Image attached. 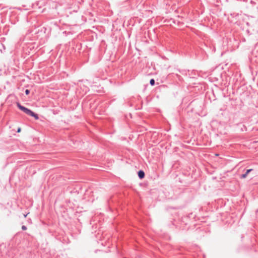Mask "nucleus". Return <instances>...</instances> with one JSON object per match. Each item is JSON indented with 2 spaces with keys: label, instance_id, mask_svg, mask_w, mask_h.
<instances>
[{
  "label": "nucleus",
  "instance_id": "nucleus-1",
  "mask_svg": "<svg viewBox=\"0 0 258 258\" xmlns=\"http://www.w3.org/2000/svg\"><path fill=\"white\" fill-rule=\"evenodd\" d=\"M17 105L18 107L22 111H23L24 112H25L26 114L30 115L31 116L34 117L35 119H38L39 116L37 114L34 113L33 111H32L31 110L29 109L28 108H26L22 105L21 104L18 102L17 103Z\"/></svg>",
  "mask_w": 258,
  "mask_h": 258
},
{
  "label": "nucleus",
  "instance_id": "nucleus-2",
  "mask_svg": "<svg viewBox=\"0 0 258 258\" xmlns=\"http://www.w3.org/2000/svg\"><path fill=\"white\" fill-rule=\"evenodd\" d=\"M252 170H253V169H247V170L246 171V172H245V173L242 174H241V175L240 176V178L241 179L246 178V177H247V176L248 174L249 173H250V172L251 171H252Z\"/></svg>",
  "mask_w": 258,
  "mask_h": 258
},
{
  "label": "nucleus",
  "instance_id": "nucleus-3",
  "mask_svg": "<svg viewBox=\"0 0 258 258\" xmlns=\"http://www.w3.org/2000/svg\"><path fill=\"white\" fill-rule=\"evenodd\" d=\"M138 175L139 178L143 179L145 177V172L144 171L140 170L138 171Z\"/></svg>",
  "mask_w": 258,
  "mask_h": 258
},
{
  "label": "nucleus",
  "instance_id": "nucleus-4",
  "mask_svg": "<svg viewBox=\"0 0 258 258\" xmlns=\"http://www.w3.org/2000/svg\"><path fill=\"white\" fill-rule=\"evenodd\" d=\"M238 126L240 127V130L241 132L246 131L247 128L245 125L244 124H237Z\"/></svg>",
  "mask_w": 258,
  "mask_h": 258
},
{
  "label": "nucleus",
  "instance_id": "nucleus-5",
  "mask_svg": "<svg viewBox=\"0 0 258 258\" xmlns=\"http://www.w3.org/2000/svg\"><path fill=\"white\" fill-rule=\"evenodd\" d=\"M155 80L153 79H152L150 81V84L151 86H154L155 85Z\"/></svg>",
  "mask_w": 258,
  "mask_h": 258
},
{
  "label": "nucleus",
  "instance_id": "nucleus-6",
  "mask_svg": "<svg viewBox=\"0 0 258 258\" xmlns=\"http://www.w3.org/2000/svg\"><path fill=\"white\" fill-rule=\"evenodd\" d=\"M25 94H26V95H29V93H30V91H29V90H28V89H26V90L25 91Z\"/></svg>",
  "mask_w": 258,
  "mask_h": 258
},
{
  "label": "nucleus",
  "instance_id": "nucleus-7",
  "mask_svg": "<svg viewBox=\"0 0 258 258\" xmlns=\"http://www.w3.org/2000/svg\"><path fill=\"white\" fill-rule=\"evenodd\" d=\"M22 229L23 230H26L27 229V227L25 225H23L22 226Z\"/></svg>",
  "mask_w": 258,
  "mask_h": 258
},
{
  "label": "nucleus",
  "instance_id": "nucleus-8",
  "mask_svg": "<svg viewBox=\"0 0 258 258\" xmlns=\"http://www.w3.org/2000/svg\"><path fill=\"white\" fill-rule=\"evenodd\" d=\"M21 132V128H18L17 130V133H19Z\"/></svg>",
  "mask_w": 258,
  "mask_h": 258
},
{
  "label": "nucleus",
  "instance_id": "nucleus-9",
  "mask_svg": "<svg viewBox=\"0 0 258 258\" xmlns=\"http://www.w3.org/2000/svg\"><path fill=\"white\" fill-rule=\"evenodd\" d=\"M27 215H28V214H24V217L25 218H26V217H27Z\"/></svg>",
  "mask_w": 258,
  "mask_h": 258
}]
</instances>
